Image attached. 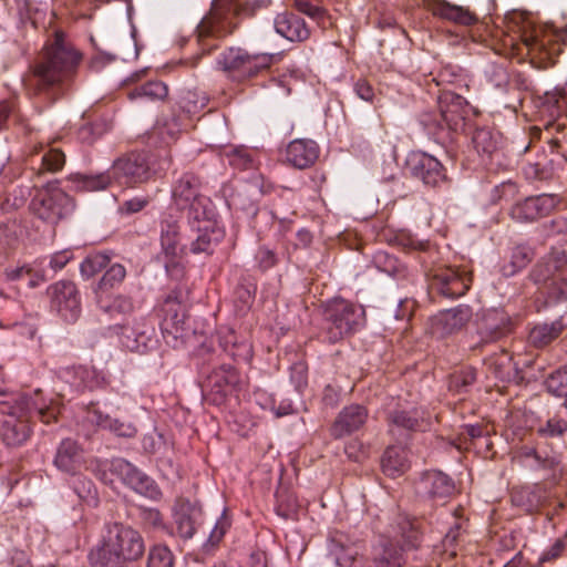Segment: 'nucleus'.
<instances>
[{
    "instance_id": "20e7f679",
    "label": "nucleus",
    "mask_w": 567,
    "mask_h": 567,
    "mask_svg": "<svg viewBox=\"0 0 567 567\" xmlns=\"http://www.w3.org/2000/svg\"><path fill=\"white\" fill-rule=\"evenodd\" d=\"M142 534L128 525L110 523L104 527L101 543L90 551L92 567H127L145 554Z\"/></svg>"
},
{
    "instance_id": "774afa93",
    "label": "nucleus",
    "mask_w": 567,
    "mask_h": 567,
    "mask_svg": "<svg viewBox=\"0 0 567 567\" xmlns=\"http://www.w3.org/2000/svg\"><path fill=\"white\" fill-rule=\"evenodd\" d=\"M227 157L229 164L238 169H246L252 165V157L245 148H234Z\"/></svg>"
},
{
    "instance_id": "a211bd4d",
    "label": "nucleus",
    "mask_w": 567,
    "mask_h": 567,
    "mask_svg": "<svg viewBox=\"0 0 567 567\" xmlns=\"http://www.w3.org/2000/svg\"><path fill=\"white\" fill-rule=\"evenodd\" d=\"M121 344L132 351L145 353L156 348L158 340L155 327L145 319L134 320L132 324L114 327Z\"/></svg>"
},
{
    "instance_id": "4be33fe9",
    "label": "nucleus",
    "mask_w": 567,
    "mask_h": 567,
    "mask_svg": "<svg viewBox=\"0 0 567 567\" xmlns=\"http://www.w3.org/2000/svg\"><path fill=\"white\" fill-rule=\"evenodd\" d=\"M51 303L59 315L74 322L81 315L80 295L72 281H59L51 286Z\"/></svg>"
},
{
    "instance_id": "f257e3e1",
    "label": "nucleus",
    "mask_w": 567,
    "mask_h": 567,
    "mask_svg": "<svg viewBox=\"0 0 567 567\" xmlns=\"http://www.w3.org/2000/svg\"><path fill=\"white\" fill-rule=\"evenodd\" d=\"M167 212L185 216L190 231L196 234L190 245L192 254L213 252L224 237L215 205L200 194V181L193 173L182 174L172 184Z\"/></svg>"
},
{
    "instance_id": "6e6d98bb",
    "label": "nucleus",
    "mask_w": 567,
    "mask_h": 567,
    "mask_svg": "<svg viewBox=\"0 0 567 567\" xmlns=\"http://www.w3.org/2000/svg\"><path fill=\"white\" fill-rule=\"evenodd\" d=\"M83 365L79 367H66L59 370V378L62 382L70 385V388L76 392L84 391V374Z\"/></svg>"
},
{
    "instance_id": "79ce46f5",
    "label": "nucleus",
    "mask_w": 567,
    "mask_h": 567,
    "mask_svg": "<svg viewBox=\"0 0 567 567\" xmlns=\"http://www.w3.org/2000/svg\"><path fill=\"white\" fill-rule=\"evenodd\" d=\"M476 378V370L471 367L455 371L450 375L449 390L458 395L465 394L475 383Z\"/></svg>"
},
{
    "instance_id": "4468645a",
    "label": "nucleus",
    "mask_w": 567,
    "mask_h": 567,
    "mask_svg": "<svg viewBox=\"0 0 567 567\" xmlns=\"http://www.w3.org/2000/svg\"><path fill=\"white\" fill-rule=\"evenodd\" d=\"M472 144L487 169L499 171L511 165V159L504 151L503 137L498 132L478 127L473 132Z\"/></svg>"
},
{
    "instance_id": "864d4df0",
    "label": "nucleus",
    "mask_w": 567,
    "mask_h": 567,
    "mask_svg": "<svg viewBox=\"0 0 567 567\" xmlns=\"http://www.w3.org/2000/svg\"><path fill=\"white\" fill-rule=\"evenodd\" d=\"M126 276V269L121 264L111 265L99 282V289L107 290L115 288L122 284Z\"/></svg>"
},
{
    "instance_id": "39448f33",
    "label": "nucleus",
    "mask_w": 567,
    "mask_h": 567,
    "mask_svg": "<svg viewBox=\"0 0 567 567\" xmlns=\"http://www.w3.org/2000/svg\"><path fill=\"white\" fill-rule=\"evenodd\" d=\"M439 113L424 111L419 123L425 133L439 143H445L452 133L466 132L470 106L467 101L454 92L443 90L437 96Z\"/></svg>"
},
{
    "instance_id": "c85d7f7f",
    "label": "nucleus",
    "mask_w": 567,
    "mask_h": 567,
    "mask_svg": "<svg viewBox=\"0 0 567 567\" xmlns=\"http://www.w3.org/2000/svg\"><path fill=\"white\" fill-rule=\"evenodd\" d=\"M274 25L278 34L291 42H303L310 37V28L306 21L293 12L278 13Z\"/></svg>"
},
{
    "instance_id": "c9c22d12",
    "label": "nucleus",
    "mask_w": 567,
    "mask_h": 567,
    "mask_svg": "<svg viewBox=\"0 0 567 567\" xmlns=\"http://www.w3.org/2000/svg\"><path fill=\"white\" fill-rule=\"evenodd\" d=\"M259 192L254 185H241L229 196L228 206L243 212L248 217H255L258 213V204L255 198Z\"/></svg>"
},
{
    "instance_id": "aec40b11",
    "label": "nucleus",
    "mask_w": 567,
    "mask_h": 567,
    "mask_svg": "<svg viewBox=\"0 0 567 567\" xmlns=\"http://www.w3.org/2000/svg\"><path fill=\"white\" fill-rule=\"evenodd\" d=\"M406 171L425 186L440 187L447 182L446 172L441 162L423 152H415L408 156Z\"/></svg>"
},
{
    "instance_id": "09e8293b",
    "label": "nucleus",
    "mask_w": 567,
    "mask_h": 567,
    "mask_svg": "<svg viewBox=\"0 0 567 567\" xmlns=\"http://www.w3.org/2000/svg\"><path fill=\"white\" fill-rule=\"evenodd\" d=\"M146 567H174V556L171 549L162 544L150 548Z\"/></svg>"
},
{
    "instance_id": "c03bdc74",
    "label": "nucleus",
    "mask_w": 567,
    "mask_h": 567,
    "mask_svg": "<svg viewBox=\"0 0 567 567\" xmlns=\"http://www.w3.org/2000/svg\"><path fill=\"white\" fill-rule=\"evenodd\" d=\"M513 501L527 512L536 511L543 503L542 489L538 486L525 487L513 496Z\"/></svg>"
},
{
    "instance_id": "5701e85b",
    "label": "nucleus",
    "mask_w": 567,
    "mask_h": 567,
    "mask_svg": "<svg viewBox=\"0 0 567 567\" xmlns=\"http://www.w3.org/2000/svg\"><path fill=\"white\" fill-rule=\"evenodd\" d=\"M417 494L443 503L454 493L453 480L441 471H427L415 485Z\"/></svg>"
},
{
    "instance_id": "412c9836",
    "label": "nucleus",
    "mask_w": 567,
    "mask_h": 567,
    "mask_svg": "<svg viewBox=\"0 0 567 567\" xmlns=\"http://www.w3.org/2000/svg\"><path fill=\"white\" fill-rule=\"evenodd\" d=\"M431 286L447 298L465 295L471 285V277L456 268L440 266L430 272Z\"/></svg>"
},
{
    "instance_id": "de8ad7c7",
    "label": "nucleus",
    "mask_w": 567,
    "mask_h": 567,
    "mask_svg": "<svg viewBox=\"0 0 567 567\" xmlns=\"http://www.w3.org/2000/svg\"><path fill=\"white\" fill-rule=\"evenodd\" d=\"M72 488L80 499L89 505L97 504V491L94 483L84 476H76L72 481Z\"/></svg>"
},
{
    "instance_id": "4d7b16f0",
    "label": "nucleus",
    "mask_w": 567,
    "mask_h": 567,
    "mask_svg": "<svg viewBox=\"0 0 567 567\" xmlns=\"http://www.w3.org/2000/svg\"><path fill=\"white\" fill-rule=\"evenodd\" d=\"M462 529L463 523L458 519L457 516H454V523L450 527L449 532L445 534L442 542L444 551L447 553L450 556H456V547L462 535Z\"/></svg>"
},
{
    "instance_id": "e433bc0d",
    "label": "nucleus",
    "mask_w": 567,
    "mask_h": 567,
    "mask_svg": "<svg viewBox=\"0 0 567 567\" xmlns=\"http://www.w3.org/2000/svg\"><path fill=\"white\" fill-rule=\"evenodd\" d=\"M409 467L408 455L402 446H390L382 457L383 473L390 477L403 474Z\"/></svg>"
},
{
    "instance_id": "ea45409f",
    "label": "nucleus",
    "mask_w": 567,
    "mask_h": 567,
    "mask_svg": "<svg viewBox=\"0 0 567 567\" xmlns=\"http://www.w3.org/2000/svg\"><path fill=\"white\" fill-rule=\"evenodd\" d=\"M96 303L100 310L114 317L116 315H128L133 311L134 306L131 298L117 295L114 297H104L97 295Z\"/></svg>"
},
{
    "instance_id": "69168bd1",
    "label": "nucleus",
    "mask_w": 567,
    "mask_h": 567,
    "mask_svg": "<svg viewBox=\"0 0 567 567\" xmlns=\"http://www.w3.org/2000/svg\"><path fill=\"white\" fill-rule=\"evenodd\" d=\"M290 381L297 392L301 393L308 384L307 365L303 362H296L290 368Z\"/></svg>"
},
{
    "instance_id": "6ab92c4d",
    "label": "nucleus",
    "mask_w": 567,
    "mask_h": 567,
    "mask_svg": "<svg viewBox=\"0 0 567 567\" xmlns=\"http://www.w3.org/2000/svg\"><path fill=\"white\" fill-rule=\"evenodd\" d=\"M389 433L400 443L405 442L412 433L423 432L429 426L424 411L417 408H396L388 413Z\"/></svg>"
},
{
    "instance_id": "a18cd8bd",
    "label": "nucleus",
    "mask_w": 567,
    "mask_h": 567,
    "mask_svg": "<svg viewBox=\"0 0 567 567\" xmlns=\"http://www.w3.org/2000/svg\"><path fill=\"white\" fill-rule=\"evenodd\" d=\"M162 334L169 347L179 349L189 343L193 331L186 324H183L174 328H163Z\"/></svg>"
},
{
    "instance_id": "338daca9",
    "label": "nucleus",
    "mask_w": 567,
    "mask_h": 567,
    "mask_svg": "<svg viewBox=\"0 0 567 567\" xmlns=\"http://www.w3.org/2000/svg\"><path fill=\"white\" fill-rule=\"evenodd\" d=\"M255 291L256 288L251 284H241L237 286V288L235 289V299L237 302H240V306H238L240 311H244L251 306L255 297Z\"/></svg>"
},
{
    "instance_id": "f8f14e48",
    "label": "nucleus",
    "mask_w": 567,
    "mask_h": 567,
    "mask_svg": "<svg viewBox=\"0 0 567 567\" xmlns=\"http://www.w3.org/2000/svg\"><path fill=\"white\" fill-rule=\"evenodd\" d=\"M30 208L41 220L55 225L72 214L74 202L61 188L49 185L37 193L31 200Z\"/></svg>"
},
{
    "instance_id": "0eeeda50",
    "label": "nucleus",
    "mask_w": 567,
    "mask_h": 567,
    "mask_svg": "<svg viewBox=\"0 0 567 567\" xmlns=\"http://www.w3.org/2000/svg\"><path fill=\"white\" fill-rule=\"evenodd\" d=\"M171 163V154L166 148L152 154L130 153L114 161L110 174L120 185L142 184L153 176L164 174Z\"/></svg>"
},
{
    "instance_id": "052dcab7",
    "label": "nucleus",
    "mask_w": 567,
    "mask_h": 567,
    "mask_svg": "<svg viewBox=\"0 0 567 567\" xmlns=\"http://www.w3.org/2000/svg\"><path fill=\"white\" fill-rule=\"evenodd\" d=\"M533 457L535 458L539 468L551 470L555 471L560 464V454L556 452H543L539 449H535L530 452Z\"/></svg>"
},
{
    "instance_id": "603ef678",
    "label": "nucleus",
    "mask_w": 567,
    "mask_h": 567,
    "mask_svg": "<svg viewBox=\"0 0 567 567\" xmlns=\"http://www.w3.org/2000/svg\"><path fill=\"white\" fill-rule=\"evenodd\" d=\"M165 316L162 321L161 329L163 328H174L176 326L186 324V315L183 311V308L179 303L171 301L168 298L165 301Z\"/></svg>"
},
{
    "instance_id": "a19ab883",
    "label": "nucleus",
    "mask_w": 567,
    "mask_h": 567,
    "mask_svg": "<svg viewBox=\"0 0 567 567\" xmlns=\"http://www.w3.org/2000/svg\"><path fill=\"white\" fill-rule=\"evenodd\" d=\"M168 89L161 81H148L136 86L128 93L131 100L143 99L146 101H161L167 96Z\"/></svg>"
},
{
    "instance_id": "6e6552de",
    "label": "nucleus",
    "mask_w": 567,
    "mask_h": 567,
    "mask_svg": "<svg viewBox=\"0 0 567 567\" xmlns=\"http://www.w3.org/2000/svg\"><path fill=\"white\" fill-rule=\"evenodd\" d=\"M324 324L327 340L336 343L364 327L365 310L349 300L332 299L324 307Z\"/></svg>"
},
{
    "instance_id": "8fccbe9b",
    "label": "nucleus",
    "mask_w": 567,
    "mask_h": 567,
    "mask_svg": "<svg viewBox=\"0 0 567 567\" xmlns=\"http://www.w3.org/2000/svg\"><path fill=\"white\" fill-rule=\"evenodd\" d=\"M297 10L318 23H324L327 10L323 0H295Z\"/></svg>"
},
{
    "instance_id": "58836bf2",
    "label": "nucleus",
    "mask_w": 567,
    "mask_h": 567,
    "mask_svg": "<svg viewBox=\"0 0 567 567\" xmlns=\"http://www.w3.org/2000/svg\"><path fill=\"white\" fill-rule=\"evenodd\" d=\"M534 255V249L529 245L519 244L514 246L509 261L502 266V274L505 277L515 276L533 260Z\"/></svg>"
},
{
    "instance_id": "473e14b6",
    "label": "nucleus",
    "mask_w": 567,
    "mask_h": 567,
    "mask_svg": "<svg viewBox=\"0 0 567 567\" xmlns=\"http://www.w3.org/2000/svg\"><path fill=\"white\" fill-rule=\"evenodd\" d=\"M484 365L496 380L502 382L515 381L518 378V370L513 357L505 349L484 359Z\"/></svg>"
},
{
    "instance_id": "423d86ee",
    "label": "nucleus",
    "mask_w": 567,
    "mask_h": 567,
    "mask_svg": "<svg viewBox=\"0 0 567 567\" xmlns=\"http://www.w3.org/2000/svg\"><path fill=\"white\" fill-rule=\"evenodd\" d=\"M420 533L406 518H400L388 535H380L371 549L369 567H402L404 553L419 546Z\"/></svg>"
},
{
    "instance_id": "393cba45",
    "label": "nucleus",
    "mask_w": 567,
    "mask_h": 567,
    "mask_svg": "<svg viewBox=\"0 0 567 567\" xmlns=\"http://www.w3.org/2000/svg\"><path fill=\"white\" fill-rule=\"evenodd\" d=\"M368 419V411L360 404L344 406L331 426V435L341 439L360 430Z\"/></svg>"
},
{
    "instance_id": "72a5a7b5",
    "label": "nucleus",
    "mask_w": 567,
    "mask_h": 567,
    "mask_svg": "<svg viewBox=\"0 0 567 567\" xmlns=\"http://www.w3.org/2000/svg\"><path fill=\"white\" fill-rule=\"evenodd\" d=\"M429 10L433 16L462 25H471L476 21L472 12L463 7L452 4L445 0H432Z\"/></svg>"
},
{
    "instance_id": "0e129e2a",
    "label": "nucleus",
    "mask_w": 567,
    "mask_h": 567,
    "mask_svg": "<svg viewBox=\"0 0 567 567\" xmlns=\"http://www.w3.org/2000/svg\"><path fill=\"white\" fill-rule=\"evenodd\" d=\"M82 374H84V390L99 389L104 386L106 383L105 375L93 367L83 365Z\"/></svg>"
},
{
    "instance_id": "9d476101",
    "label": "nucleus",
    "mask_w": 567,
    "mask_h": 567,
    "mask_svg": "<svg viewBox=\"0 0 567 567\" xmlns=\"http://www.w3.org/2000/svg\"><path fill=\"white\" fill-rule=\"evenodd\" d=\"M196 237L186 224L185 216L165 212L159 221L161 255L168 264H175L187 250L190 251L192 240Z\"/></svg>"
},
{
    "instance_id": "680f3d73",
    "label": "nucleus",
    "mask_w": 567,
    "mask_h": 567,
    "mask_svg": "<svg viewBox=\"0 0 567 567\" xmlns=\"http://www.w3.org/2000/svg\"><path fill=\"white\" fill-rule=\"evenodd\" d=\"M486 76L488 81L497 89H504L509 81V75L503 64L492 63L487 66Z\"/></svg>"
},
{
    "instance_id": "f03ea898",
    "label": "nucleus",
    "mask_w": 567,
    "mask_h": 567,
    "mask_svg": "<svg viewBox=\"0 0 567 567\" xmlns=\"http://www.w3.org/2000/svg\"><path fill=\"white\" fill-rule=\"evenodd\" d=\"M81 59V53L64 39L63 33L55 32L32 66L25 80L27 90L43 102H54L69 89Z\"/></svg>"
},
{
    "instance_id": "2eb2a0df",
    "label": "nucleus",
    "mask_w": 567,
    "mask_h": 567,
    "mask_svg": "<svg viewBox=\"0 0 567 567\" xmlns=\"http://www.w3.org/2000/svg\"><path fill=\"white\" fill-rule=\"evenodd\" d=\"M104 466L136 493L153 501L161 498L162 492L156 482L125 458L114 457Z\"/></svg>"
},
{
    "instance_id": "ddd939ff",
    "label": "nucleus",
    "mask_w": 567,
    "mask_h": 567,
    "mask_svg": "<svg viewBox=\"0 0 567 567\" xmlns=\"http://www.w3.org/2000/svg\"><path fill=\"white\" fill-rule=\"evenodd\" d=\"M512 328V319L503 309L483 311L476 320V334L473 337L470 350H481L486 344L497 342L509 334Z\"/></svg>"
},
{
    "instance_id": "bb28decb",
    "label": "nucleus",
    "mask_w": 567,
    "mask_h": 567,
    "mask_svg": "<svg viewBox=\"0 0 567 567\" xmlns=\"http://www.w3.org/2000/svg\"><path fill=\"white\" fill-rule=\"evenodd\" d=\"M53 463L59 471L75 476L84 463L83 450L76 441L65 439L59 444Z\"/></svg>"
},
{
    "instance_id": "13d9d810",
    "label": "nucleus",
    "mask_w": 567,
    "mask_h": 567,
    "mask_svg": "<svg viewBox=\"0 0 567 567\" xmlns=\"http://www.w3.org/2000/svg\"><path fill=\"white\" fill-rule=\"evenodd\" d=\"M566 431L567 422L557 416L549 417L537 430L538 434L543 437H561Z\"/></svg>"
},
{
    "instance_id": "9b49d317",
    "label": "nucleus",
    "mask_w": 567,
    "mask_h": 567,
    "mask_svg": "<svg viewBox=\"0 0 567 567\" xmlns=\"http://www.w3.org/2000/svg\"><path fill=\"white\" fill-rule=\"evenodd\" d=\"M272 54L249 53L241 48H229L217 59V64L236 81H243L257 75L261 70L268 69L272 62Z\"/></svg>"
},
{
    "instance_id": "a878e982",
    "label": "nucleus",
    "mask_w": 567,
    "mask_h": 567,
    "mask_svg": "<svg viewBox=\"0 0 567 567\" xmlns=\"http://www.w3.org/2000/svg\"><path fill=\"white\" fill-rule=\"evenodd\" d=\"M85 420L100 429L107 430L118 437L131 439L137 433L136 426L128 421L114 419L103 413L95 405H90L85 412Z\"/></svg>"
},
{
    "instance_id": "c756f323",
    "label": "nucleus",
    "mask_w": 567,
    "mask_h": 567,
    "mask_svg": "<svg viewBox=\"0 0 567 567\" xmlns=\"http://www.w3.org/2000/svg\"><path fill=\"white\" fill-rule=\"evenodd\" d=\"M318 157L319 146L312 140L297 138L291 141L286 148V161L299 169L312 166Z\"/></svg>"
},
{
    "instance_id": "5fc2aeb1",
    "label": "nucleus",
    "mask_w": 567,
    "mask_h": 567,
    "mask_svg": "<svg viewBox=\"0 0 567 567\" xmlns=\"http://www.w3.org/2000/svg\"><path fill=\"white\" fill-rule=\"evenodd\" d=\"M523 173L529 181H548L553 177L554 169L549 162L527 163Z\"/></svg>"
},
{
    "instance_id": "cd10ccee",
    "label": "nucleus",
    "mask_w": 567,
    "mask_h": 567,
    "mask_svg": "<svg viewBox=\"0 0 567 567\" xmlns=\"http://www.w3.org/2000/svg\"><path fill=\"white\" fill-rule=\"evenodd\" d=\"M239 384V375L231 365H221L215 369L207 378L206 386L215 394L214 402L220 403L233 393Z\"/></svg>"
},
{
    "instance_id": "4c0bfd02",
    "label": "nucleus",
    "mask_w": 567,
    "mask_h": 567,
    "mask_svg": "<svg viewBox=\"0 0 567 567\" xmlns=\"http://www.w3.org/2000/svg\"><path fill=\"white\" fill-rule=\"evenodd\" d=\"M74 189L80 192H96L106 189L114 182L110 169L95 175L74 174L71 176Z\"/></svg>"
},
{
    "instance_id": "1a4fd4ad",
    "label": "nucleus",
    "mask_w": 567,
    "mask_h": 567,
    "mask_svg": "<svg viewBox=\"0 0 567 567\" xmlns=\"http://www.w3.org/2000/svg\"><path fill=\"white\" fill-rule=\"evenodd\" d=\"M530 280L553 300L567 299V255L554 250L543 257L532 269Z\"/></svg>"
},
{
    "instance_id": "dca6fc26",
    "label": "nucleus",
    "mask_w": 567,
    "mask_h": 567,
    "mask_svg": "<svg viewBox=\"0 0 567 567\" xmlns=\"http://www.w3.org/2000/svg\"><path fill=\"white\" fill-rule=\"evenodd\" d=\"M236 9L235 0H214L209 13L203 19L198 25V42L202 54L209 53L217 48L215 39L210 35H217L224 29V22L228 19V14Z\"/></svg>"
},
{
    "instance_id": "bf43d9fd",
    "label": "nucleus",
    "mask_w": 567,
    "mask_h": 567,
    "mask_svg": "<svg viewBox=\"0 0 567 567\" xmlns=\"http://www.w3.org/2000/svg\"><path fill=\"white\" fill-rule=\"evenodd\" d=\"M42 168L49 172L60 171L65 163V155L56 148H48L40 156Z\"/></svg>"
},
{
    "instance_id": "37998d69",
    "label": "nucleus",
    "mask_w": 567,
    "mask_h": 567,
    "mask_svg": "<svg viewBox=\"0 0 567 567\" xmlns=\"http://www.w3.org/2000/svg\"><path fill=\"white\" fill-rule=\"evenodd\" d=\"M258 402L265 410H270L277 417L286 416L295 412L291 399L282 398L279 401L272 395L258 394Z\"/></svg>"
},
{
    "instance_id": "f704fd0d",
    "label": "nucleus",
    "mask_w": 567,
    "mask_h": 567,
    "mask_svg": "<svg viewBox=\"0 0 567 567\" xmlns=\"http://www.w3.org/2000/svg\"><path fill=\"white\" fill-rule=\"evenodd\" d=\"M329 555L339 567H358L357 557L359 549L353 544H348L342 534L333 536L329 545Z\"/></svg>"
},
{
    "instance_id": "2f4dec72",
    "label": "nucleus",
    "mask_w": 567,
    "mask_h": 567,
    "mask_svg": "<svg viewBox=\"0 0 567 567\" xmlns=\"http://www.w3.org/2000/svg\"><path fill=\"white\" fill-rule=\"evenodd\" d=\"M567 328V315H563L551 322L535 324L528 333V343L537 349H543L556 340Z\"/></svg>"
},
{
    "instance_id": "7c9ffc66",
    "label": "nucleus",
    "mask_w": 567,
    "mask_h": 567,
    "mask_svg": "<svg viewBox=\"0 0 567 567\" xmlns=\"http://www.w3.org/2000/svg\"><path fill=\"white\" fill-rule=\"evenodd\" d=\"M468 306H457L440 312L433 322L434 333L445 337L461 330L471 319Z\"/></svg>"
},
{
    "instance_id": "f3484780",
    "label": "nucleus",
    "mask_w": 567,
    "mask_h": 567,
    "mask_svg": "<svg viewBox=\"0 0 567 567\" xmlns=\"http://www.w3.org/2000/svg\"><path fill=\"white\" fill-rule=\"evenodd\" d=\"M560 203L556 194H539L516 202L509 210V216L516 223H535L550 215Z\"/></svg>"
},
{
    "instance_id": "b1692460",
    "label": "nucleus",
    "mask_w": 567,
    "mask_h": 567,
    "mask_svg": "<svg viewBox=\"0 0 567 567\" xmlns=\"http://www.w3.org/2000/svg\"><path fill=\"white\" fill-rule=\"evenodd\" d=\"M202 508L188 499H179L174 507V524L177 535L190 539L202 524Z\"/></svg>"
},
{
    "instance_id": "7ed1b4c3",
    "label": "nucleus",
    "mask_w": 567,
    "mask_h": 567,
    "mask_svg": "<svg viewBox=\"0 0 567 567\" xmlns=\"http://www.w3.org/2000/svg\"><path fill=\"white\" fill-rule=\"evenodd\" d=\"M58 412V408L47 401L40 390L32 393H10L0 384V414L6 417L0 435L9 447H19L30 439L31 423L35 416L49 424L56 420Z\"/></svg>"
},
{
    "instance_id": "3c124183",
    "label": "nucleus",
    "mask_w": 567,
    "mask_h": 567,
    "mask_svg": "<svg viewBox=\"0 0 567 567\" xmlns=\"http://www.w3.org/2000/svg\"><path fill=\"white\" fill-rule=\"evenodd\" d=\"M549 393L563 396L567 394V364L553 371L545 381Z\"/></svg>"
},
{
    "instance_id": "e2e57ef3",
    "label": "nucleus",
    "mask_w": 567,
    "mask_h": 567,
    "mask_svg": "<svg viewBox=\"0 0 567 567\" xmlns=\"http://www.w3.org/2000/svg\"><path fill=\"white\" fill-rule=\"evenodd\" d=\"M229 527L230 522L225 514H223V516L216 522L207 542L204 544L205 550L208 551L210 548L215 547L223 539Z\"/></svg>"
},
{
    "instance_id": "49530a36",
    "label": "nucleus",
    "mask_w": 567,
    "mask_h": 567,
    "mask_svg": "<svg viewBox=\"0 0 567 567\" xmlns=\"http://www.w3.org/2000/svg\"><path fill=\"white\" fill-rule=\"evenodd\" d=\"M110 264V256L104 252L89 255L80 265L83 278L89 279L106 268Z\"/></svg>"
}]
</instances>
